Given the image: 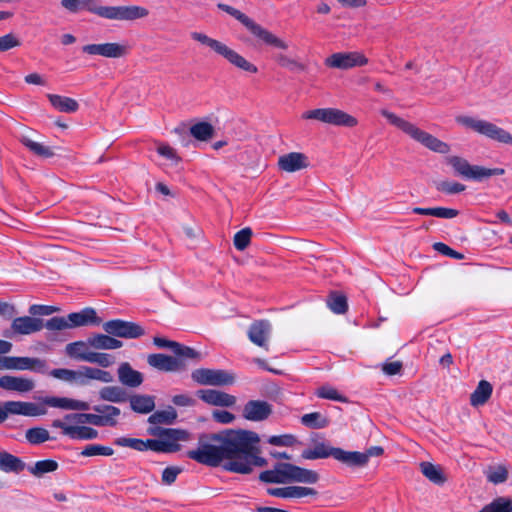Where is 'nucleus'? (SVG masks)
I'll return each instance as SVG.
<instances>
[{"mask_svg":"<svg viewBox=\"0 0 512 512\" xmlns=\"http://www.w3.org/2000/svg\"><path fill=\"white\" fill-rule=\"evenodd\" d=\"M89 345L97 350H114L121 348L123 342L109 334H94L88 338Z\"/></svg>","mask_w":512,"mask_h":512,"instance_id":"obj_33","label":"nucleus"},{"mask_svg":"<svg viewBox=\"0 0 512 512\" xmlns=\"http://www.w3.org/2000/svg\"><path fill=\"white\" fill-rule=\"evenodd\" d=\"M114 443L120 447H129L137 451H146V440L129 437H119L115 439Z\"/></svg>","mask_w":512,"mask_h":512,"instance_id":"obj_53","label":"nucleus"},{"mask_svg":"<svg viewBox=\"0 0 512 512\" xmlns=\"http://www.w3.org/2000/svg\"><path fill=\"white\" fill-rule=\"evenodd\" d=\"M492 391V385L486 380H481L470 395V404L474 407L484 405L491 397Z\"/></svg>","mask_w":512,"mask_h":512,"instance_id":"obj_36","label":"nucleus"},{"mask_svg":"<svg viewBox=\"0 0 512 512\" xmlns=\"http://www.w3.org/2000/svg\"><path fill=\"white\" fill-rule=\"evenodd\" d=\"M214 133V127L208 122H198L190 127V134L200 141L210 140Z\"/></svg>","mask_w":512,"mask_h":512,"instance_id":"obj_45","label":"nucleus"},{"mask_svg":"<svg viewBox=\"0 0 512 512\" xmlns=\"http://www.w3.org/2000/svg\"><path fill=\"white\" fill-rule=\"evenodd\" d=\"M301 423L307 427L320 429L325 428L329 421L323 417L319 412L305 414L301 417Z\"/></svg>","mask_w":512,"mask_h":512,"instance_id":"obj_49","label":"nucleus"},{"mask_svg":"<svg viewBox=\"0 0 512 512\" xmlns=\"http://www.w3.org/2000/svg\"><path fill=\"white\" fill-rule=\"evenodd\" d=\"M240 438L235 459L225 462L223 468L234 473L249 474L254 466H265L266 460L259 456L260 438L258 434L253 431L241 430Z\"/></svg>","mask_w":512,"mask_h":512,"instance_id":"obj_2","label":"nucleus"},{"mask_svg":"<svg viewBox=\"0 0 512 512\" xmlns=\"http://www.w3.org/2000/svg\"><path fill=\"white\" fill-rule=\"evenodd\" d=\"M196 395L205 403L213 406L232 407L236 403V397L226 392L202 389L196 392Z\"/></svg>","mask_w":512,"mask_h":512,"instance_id":"obj_25","label":"nucleus"},{"mask_svg":"<svg viewBox=\"0 0 512 512\" xmlns=\"http://www.w3.org/2000/svg\"><path fill=\"white\" fill-rule=\"evenodd\" d=\"M94 412L99 413L104 420L106 426H115L117 424V418L120 416L121 411L118 407L112 405H95L93 407Z\"/></svg>","mask_w":512,"mask_h":512,"instance_id":"obj_43","label":"nucleus"},{"mask_svg":"<svg viewBox=\"0 0 512 512\" xmlns=\"http://www.w3.org/2000/svg\"><path fill=\"white\" fill-rule=\"evenodd\" d=\"M82 52L90 56L122 58L128 54L129 46L126 43L118 42L87 44L82 47Z\"/></svg>","mask_w":512,"mask_h":512,"instance_id":"obj_16","label":"nucleus"},{"mask_svg":"<svg viewBox=\"0 0 512 512\" xmlns=\"http://www.w3.org/2000/svg\"><path fill=\"white\" fill-rule=\"evenodd\" d=\"M25 468V463L18 457L7 453L0 452V470L4 472L19 473Z\"/></svg>","mask_w":512,"mask_h":512,"instance_id":"obj_41","label":"nucleus"},{"mask_svg":"<svg viewBox=\"0 0 512 512\" xmlns=\"http://www.w3.org/2000/svg\"><path fill=\"white\" fill-rule=\"evenodd\" d=\"M153 343L159 348H169L178 357L198 358L199 354L194 349L183 346L176 341L167 340L162 337H154Z\"/></svg>","mask_w":512,"mask_h":512,"instance_id":"obj_31","label":"nucleus"},{"mask_svg":"<svg viewBox=\"0 0 512 512\" xmlns=\"http://www.w3.org/2000/svg\"><path fill=\"white\" fill-rule=\"evenodd\" d=\"M334 449L335 447L319 442L313 448L303 450L301 457L306 460L325 459L333 457Z\"/></svg>","mask_w":512,"mask_h":512,"instance_id":"obj_38","label":"nucleus"},{"mask_svg":"<svg viewBox=\"0 0 512 512\" xmlns=\"http://www.w3.org/2000/svg\"><path fill=\"white\" fill-rule=\"evenodd\" d=\"M190 36L194 41H197L200 44L209 47L212 51L222 56L231 65L237 67L238 69L253 74L257 73L258 69L254 64L249 62L246 58H244L238 52L227 46L225 43L213 39L202 32L194 31L190 33Z\"/></svg>","mask_w":512,"mask_h":512,"instance_id":"obj_8","label":"nucleus"},{"mask_svg":"<svg viewBox=\"0 0 512 512\" xmlns=\"http://www.w3.org/2000/svg\"><path fill=\"white\" fill-rule=\"evenodd\" d=\"M333 458L349 467L366 466V457L358 451H345L341 448H335Z\"/></svg>","mask_w":512,"mask_h":512,"instance_id":"obj_32","label":"nucleus"},{"mask_svg":"<svg viewBox=\"0 0 512 512\" xmlns=\"http://www.w3.org/2000/svg\"><path fill=\"white\" fill-rule=\"evenodd\" d=\"M446 163L453 168L455 174L468 180L482 181L504 174V169L471 165L465 158L455 155L446 157Z\"/></svg>","mask_w":512,"mask_h":512,"instance_id":"obj_10","label":"nucleus"},{"mask_svg":"<svg viewBox=\"0 0 512 512\" xmlns=\"http://www.w3.org/2000/svg\"><path fill=\"white\" fill-rule=\"evenodd\" d=\"M328 306L337 314H343L348 309L346 297L343 295H332L328 301Z\"/></svg>","mask_w":512,"mask_h":512,"instance_id":"obj_59","label":"nucleus"},{"mask_svg":"<svg viewBox=\"0 0 512 512\" xmlns=\"http://www.w3.org/2000/svg\"><path fill=\"white\" fill-rule=\"evenodd\" d=\"M316 395L323 399L347 402L346 397L342 396L335 388L328 385L319 387L316 391Z\"/></svg>","mask_w":512,"mask_h":512,"instance_id":"obj_54","label":"nucleus"},{"mask_svg":"<svg viewBox=\"0 0 512 512\" xmlns=\"http://www.w3.org/2000/svg\"><path fill=\"white\" fill-rule=\"evenodd\" d=\"M101 323L102 319L97 316L96 310L87 307L80 312L70 313L67 317H52L45 322V328L50 332L47 338L55 340L57 332L88 325H99Z\"/></svg>","mask_w":512,"mask_h":512,"instance_id":"obj_7","label":"nucleus"},{"mask_svg":"<svg viewBox=\"0 0 512 512\" xmlns=\"http://www.w3.org/2000/svg\"><path fill=\"white\" fill-rule=\"evenodd\" d=\"M180 472L181 469L178 467L173 466L165 468L162 473V482L167 485L174 483Z\"/></svg>","mask_w":512,"mask_h":512,"instance_id":"obj_64","label":"nucleus"},{"mask_svg":"<svg viewBox=\"0 0 512 512\" xmlns=\"http://www.w3.org/2000/svg\"><path fill=\"white\" fill-rule=\"evenodd\" d=\"M319 474L314 470H309L290 463H277L273 469L260 473L259 479L265 483L285 484L299 482L305 484H315L319 481Z\"/></svg>","mask_w":512,"mask_h":512,"instance_id":"obj_6","label":"nucleus"},{"mask_svg":"<svg viewBox=\"0 0 512 512\" xmlns=\"http://www.w3.org/2000/svg\"><path fill=\"white\" fill-rule=\"evenodd\" d=\"M241 430H227L217 434H202L198 447L187 452V456L204 465L217 467L222 462L233 461L236 456Z\"/></svg>","mask_w":512,"mask_h":512,"instance_id":"obj_1","label":"nucleus"},{"mask_svg":"<svg viewBox=\"0 0 512 512\" xmlns=\"http://www.w3.org/2000/svg\"><path fill=\"white\" fill-rule=\"evenodd\" d=\"M456 122L492 140L512 145V135L492 122L464 115L456 117Z\"/></svg>","mask_w":512,"mask_h":512,"instance_id":"obj_11","label":"nucleus"},{"mask_svg":"<svg viewBox=\"0 0 512 512\" xmlns=\"http://www.w3.org/2000/svg\"><path fill=\"white\" fill-rule=\"evenodd\" d=\"M302 118L349 128L355 127L358 124V120L354 116L337 108H319L309 110L302 114Z\"/></svg>","mask_w":512,"mask_h":512,"instance_id":"obj_12","label":"nucleus"},{"mask_svg":"<svg viewBox=\"0 0 512 512\" xmlns=\"http://www.w3.org/2000/svg\"><path fill=\"white\" fill-rule=\"evenodd\" d=\"M118 379L124 386L136 388L143 382V375L134 370L128 362H123L118 367Z\"/></svg>","mask_w":512,"mask_h":512,"instance_id":"obj_30","label":"nucleus"},{"mask_svg":"<svg viewBox=\"0 0 512 512\" xmlns=\"http://www.w3.org/2000/svg\"><path fill=\"white\" fill-rule=\"evenodd\" d=\"M271 333V323L267 320H258L250 325L247 335L253 344L268 351Z\"/></svg>","mask_w":512,"mask_h":512,"instance_id":"obj_19","label":"nucleus"},{"mask_svg":"<svg viewBox=\"0 0 512 512\" xmlns=\"http://www.w3.org/2000/svg\"><path fill=\"white\" fill-rule=\"evenodd\" d=\"M268 442L275 446H293L296 443V438L293 435L285 434L280 436H271L268 439Z\"/></svg>","mask_w":512,"mask_h":512,"instance_id":"obj_61","label":"nucleus"},{"mask_svg":"<svg viewBox=\"0 0 512 512\" xmlns=\"http://www.w3.org/2000/svg\"><path fill=\"white\" fill-rule=\"evenodd\" d=\"M177 418V412L169 407L166 410L156 411L148 418V422L153 426L158 424H172Z\"/></svg>","mask_w":512,"mask_h":512,"instance_id":"obj_46","label":"nucleus"},{"mask_svg":"<svg viewBox=\"0 0 512 512\" xmlns=\"http://www.w3.org/2000/svg\"><path fill=\"white\" fill-rule=\"evenodd\" d=\"M436 189L446 194H457L465 190V185L455 181H441L436 184Z\"/></svg>","mask_w":512,"mask_h":512,"instance_id":"obj_60","label":"nucleus"},{"mask_svg":"<svg viewBox=\"0 0 512 512\" xmlns=\"http://www.w3.org/2000/svg\"><path fill=\"white\" fill-rule=\"evenodd\" d=\"M103 329L109 335L127 339L139 338L145 334L144 329L137 323L120 319L103 323Z\"/></svg>","mask_w":512,"mask_h":512,"instance_id":"obj_15","label":"nucleus"},{"mask_svg":"<svg viewBox=\"0 0 512 512\" xmlns=\"http://www.w3.org/2000/svg\"><path fill=\"white\" fill-rule=\"evenodd\" d=\"M113 454H114V450L111 447L103 446V445H99V444L87 445L81 451V455L84 457L112 456Z\"/></svg>","mask_w":512,"mask_h":512,"instance_id":"obj_50","label":"nucleus"},{"mask_svg":"<svg viewBox=\"0 0 512 512\" xmlns=\"http://www.w3.org/2000/svg\"><path fill=\"white\" fill-rule=\"evenodd\" d=\"M147 362L151 367L164 372L182 371L186 366L183 359L161 353L149 355Z\"/></svg>","mask_w":512,"mask_h":512,"instance_id":"obj_22","label":"nucleus"},{"mask_svg":"<svg viewBox=\"0 0 512 512\" xmlns=\"http://www.w3.org/2000/svg\"><path fill=\"white\" fill-rule=\"evenodd\" d=\"M367 63L368 59L360 52L334 53L325 60L327 66L338 69H350Z\"/></svg>","mask_w":512,"mask_h":512,"instance_id":"obj_18","label":"nucleus"},{"mask_svg":"<svg viewBox=\"0 0 512 512\" xmlns=\"http://www.w3.org/2000/svg\"><path fill=\"white\" fill-rule=\"evenodd\" d=\"M192 379L201 385L225 386L235 382V376L221 369L199 368L192 372Z\"/></svg>","mask_w":512,"mask_h":512,"instance_id":"obj_13","label":"nucleus"},{"mask_svg":"<svg viewBox=\"0 0 512 512\" xmlns=\"http://www.w3.org/2000/svg\"><path fill=\"white\" fill-rule=\"evenodd\" d=\"M45 327V322L41 318L32 316H21L13 319L11 323V331L5 332L6 337L12 335H30L41 331Z\"/></svg>","mask_w":512,"mask_h":512,"instance_id":"obj_17","label":"nucleus"},{"mask_svg":"<svg viewBox=\"0 0 512 512\" xmlns=\"http://www.w3.org/2000/svg\"><path fill=\"white\" fill-rule=\"evenodd\" d=\"M41 403L44 405V407L50 406L73 411H86L90 408L89 404L85 401L67 397H45L42 399Z\"/></svg>","mask_w":512,"mask_h":512,"instance_id":"obj_28","label":"nucleus"},{"mask_svg":"<svg viewBox=\"0 0 512 512\" xmlns=\"http://www.w3.org/2000/svg\"><path fill=\"white\" fill-rule=\"evenodd\" d=\"M104 418L99 413H71L63 419L52 421V427L59 428L62 434L73 440H93L98 437V431L85 424L106 426Z\"/></svg>","mask_w":512,"mask_h":512,"instance_id":"obj_4","label":"nucleus"},{"mask_svg":"<svg viewBox=\"0 0 512 512\" xmlns=\"http://www.w3.org/2000/svg\"><path fill=\"white\" fill-rule=\"evenodd\" d=\"M272 413V406L267 401L250 400L248 401L242 411L245 419L250 421H263L267 419Z\"/></svg>","mask_w":512,"mask_h":512,"instance_id":"obj_23","label":"nucleus"},{"mask_svg":"<svg viewBox=\"0 0 512 512\" xmlns=\"http://www.w3.org/2000/svg\"><path fill=\"white\" fill-rule=\"evenodd\" d=\"M21 46L20 38L14 33L0 36V52H6Z\"/></svg>","mask_w":512,"mask_h":512,"instance_id":"obj_55","label":"nucleus"},{"mask_svg":"<svg viewBox=\"0 0 512 512\" xmlns=\"http://www.w3.org/2000/svg\"><path fill=\"white\" fill-rule=\"evenodd\" d=\"M308 165L307 156L300 152L287 153L280 156L278 159L279 168L288 173L305 169Z\"/></svg>","mask_w":512,"mask_h":512,"instance_id":"obj_27","label":"nucleus"},{"mask_svg":"<svg viewBox=\"0 0 512 512\" xmlns=\"http://www.w3.org/2000/svg\"><path fill=\"white\" fill-rule=\"evenodd\" d=\"M422 474L431 482L437 485L445 483L446 477L443 474L442 469L430 462H422L420 464Z\"/></svg>","mask_w":512,"mask_h":512,"instance_id":"obj_42","label":"nucleus"},{"mask_svg":"<svg viewBox=\"0 0 512 512\" xmlns=\"http://www.w3.org/2000/svg\"><path fill=\"white\" fill-rule=\"evenodd\" d=\"M88 363L97 364L102 368H108L115 363V358L108 353L93 352Z\"/></svg>","mask_w":512,"mask_h":512,"instance_id":"obj_57","label":"nucleus"},{"mask_svg":"<svg viewBox=\"0 0 512 512\" xmlns=\"http://www.w3.org/2000/svg\"><path fill=\"white\" fill-rule=\"evenodd\" d=\"M61 5L70 12H76L80 6H83L89 12L107 20L134 21L145 18L149 14V11L142 6H102L98 5L96 0H61Z\"/></svg>","mask_w":512,"mask_h":512,"instance_id":"obj_3","label":"nucleus"},{"mask_svg":"<svg viewBox=\"0 0 512 512\" xmlns=\"http://www.w3.org/2000/svg\"><path fill=\"white\" fill-rule=\"evenodd\" d=\"M22 144L28 148L33 154L42 158H51L55 155L52 148L45 146L44 144L34 141L29 137H22Z\"/></svg>","mask_w":512,"mask_h":512,"instance_id":"obj_44","label":"nucleus"},{"mask_svg":"<svg viewBox=\"0 0 512 512\" xmlns=\"http://www.w3.org/2000/svg\"><path fill=\"white\" fill-rule=\"evenodd\" d=\"M267 492L269 495L279 498H302L317 495V491L314 488L304 486L269 488Z\"/></svg>","mask_w":512,"mask_h":512,"instance_id":"obj_29","label":"nucleus"},{"mask_svg":"<svg viewBox=\"0 0 512 512\" xmlns=\"http://www.w3.org/2000/svg\"><path fill=\"white\" fill-rule=\"evenodd\" d=\"M479 512H512V500L505 497L496 498Z\"/></svg>","mask_w":512,"mask_h":512,"instance_id":"obj_47","label":"nucleus"},{"mask_svg":"<svg viewBox=\"0 0 512 512\" xmlns=\"http://www.w3.org/2000/svg\"><path fill=\"white\" fill-rule=\"evenodd\" d=\"M146 450H152L155 452L161 453H173L175 452V447L170 445V443H165L160 438L158 439H147L146 440Z\"/></svg>","mask_w":512,"mask_h":512,"instance_id":"obj_56","label":"nucleus"},{"mask_svg":"<svg viewBox=\"0 0 512 512\" xmlns=\"http://www.w3.org/2000/svg\"><path fill=\"white\" fill-rule=\"evenodd\" d=\"M217 7L238 20L246 27L247 30H249L255 37L262 40L265 44L281 50L288 49L289 45L287 42L277 37L267 29L263 28L261 25L256 23L253 19L242 13L240 10L224 3H218Z\"/></svg>","mask_w":512,"mask_h":512,"instance_id":"obj_9","label":"nucleus"},{"mask_svg":"<svg viewBox=\"0 0 512 512\" xmlns=\"http://www.w3.org/2000/svg\"><path fill=\"white\" fill-rule=\"evenodd\" d=\"M7 417L9 415H22L27 417L43 416L47 414V409L42 403L7 401L4 403Z\"/></svg>","mask_w":512,"mask_h":512,"instance_id":"obj_20","label":"nucleus"},{"mask_svg":"<svg viewBox=\"0 0 512 512\" xmlns=\"http://www.w3.org/2000/svg\"><path fill=\"white\" fill-rule=\"evenodd\" d=\"M46 361L39 358L0 356V370H32L46 372Z\"/></svg>","mask_w":512,"mask_h":512,"instance_id":"obj_14","label":"nucleus"},{"mask_svg":"<svg viewBox=\"0 0 512 512\" xmlns=\"http://www.w3.org/2000/svg\"><path fill=\"white\" fill-rule=\"evenodd\" d=\"M98 395L100 400L112 403H124L128 400V394L120 386H104Z\"/></svg>","mask_w":512,"mask_h":512,"instance_id":"obj_35","label":"nucleus"},{"mask_svg":"<svg viewBox=\"0 0 512 512\" xmlns=\"http://www.w3.org/2000/svg\"><path fill=\"white\" fill-rule=\"evenodd\" d=\"M380 113L391 125L397 127L403 133L408 135L414 141L422 144L427 149L440 154H447L450 152V146L447 143L420 129L415 124L401 118L387 109H382Z\"/></svg>","mask_w":512,"mask_h":512,"instance_id":"obj_5","label":"nucleus"},{"mask_svg":"<svg viewBox=\"0 0 512 512\" xmlns=\"http://www.w3.org/2000/svg\"><path fill=\"white\" fill-rule=\"evenodd\" d=\"M47 97L51 105L60 112L74 113L79 108L78 102L73 98L57 94H48Z\"/></svg>","mask_w":512,"mask_h":512,"instance_id":"obj_37","label":"nucleus"},{"mask_svg":"<svg viewBox=\"0 0 512 512\" xmlns=\"http://www.w3.org/2000/svg\"><path fill=\"white\" fill-rule=\"evenodd\" d=\"M0 388L18 393H28L35 388L31 378L23 376L4 375L0 377Z\"/></svg>","mask_w":512,"mask_h":512,"instance_id":"obj_26","label":"nucleus"},{"mask_svg":"<svg viewBox=\"0 0 512 512\" xmlns=\"http://www.w3.org/2000/svg\"><path fill=\"white\" fill-rule=\"evenodd\" d=\"M131 409L137 413L146 414L155 408L154 397L149 395L128 396Z\"/></svg>","mask_w":512,"mask_h":512,"instance_id":"obj_39","label":"nucleus"},{"mask_svg":"<svg viewBox=\"0 0 512 512\" xmlns=\"http://www.w3.org/2000/svg\"><path fill=\"white\" fill-rule=\"evenodd\" d=\"M147 433L151 436L160 438L165 443H170L175 447V452L180 450L179 441H187L189 439V433L182 429H171L162 428L159 426H150L147 429Z\"/></svg>","mask_w":512,"mask_h":512,"instance_id":"obj_21","label":"nucleus"},{"mask_svg":"<svg viewBox=\"0 0 512 512\" xmlns=\"http://www.w3.org/2000/svg\"><path fill=\"white\" fill-rule=\"evenodd\" d=\"M433 248L438 251L439 253L443 254V255H446V256H449L451 258H454V259H458V260H462L464 258V256L451 249L448 245L442 243V242H437L433 245Z\"/></svg>","mask_w":512,"mask_h":512,"instance_id":"obj_62","label":"nucleus"},{"mask_svg":"<svg viewBox=\"0 0 512 512\" xmlns=\"http://www.w3.org/2000/svg\"><path fill=\"white\" fill-rule=\"evenodd\" d=\"M50 375L59 380L78 383L77 370H70L66 368L53 369L50 372Z\"/></svg>","mask_w":512,"mask_h":512,"instance_id":"obj_58","label":"nucleus"},{"mask_svg":"<svg viewBox=\"0 0 512 512\" xmlns=\"http://www.w3.org/2000/svg\"><path fill=\"white\" fill-rule=\"evenodd\" d=\"M78 384L86 385L89 381H99L101 383H111L114 376L111 372L92 366H80L77 370Z\"/></svg>","mask_w":512,"mask_h":512,"instance_id":"obj_24","label":"nucleus"},{"mask_svg":"<svg viewBox=\"0 0 512 512\" xmlns=\"http://www.w3.org/2000/svg\"><path fill=\"white\" fill-rule=\"evenodd\" d=\"M274 60L278 66L292 72H303L306 69L305 64H303L298 58L292 57L286 53L275 54Z\"/></svg>","mask_w":512,"mask_h":512,"instance_id":"obj_40","label":"nucleus"},{"mask_svg":"<svg viewBox=\"0 0 512 512\" xmlns=\"http://www.w3.org/2000/svg\"><path fill=\"white\" fill-rule=\"evenodd\" d=\"M88 346H90L88 340L86 342L75 341L66 345L65 353L71 359L89 362L90 355L94 351L89 350Z\"/></svg>","mask_w":512,"mask_h":512,"instance_id":"obj_34","label":"nucleus"},{"mask_svg":"<svg viewBox=\"0 0 512 512\" xmlns=\"http://www.w3.org/2000/svg\"><path fill=\"white\" fill-rule=\"evenodd\" d=\"M252 230L250 228H243L234 235L233 243L237 250L243 251L251 242Z\"/></svg>","mask_w":512,"mask_h":512,"instance_id":"obj_51","label":"nucleus"},{"mask_svg":"<svg viewBox=\"0 0 512 512\" xmlns=\"http://www.w3.org/2000/svg\"><path fill=\"white\" fill-rule=\"evenodd\" d=\"M157 152L161 156H163V157H165V158H167V159H169V160H171V161H173L175 163H178L180 161V158L178 157L175 149L172 148L169 145H166V144L158 145Z\"/></svg>","mask_w":512,"mask_h":512,"instance_id":"obj_63","label":"nucleus"},{"mask_svg":"<svg viewBox=\"0 0 512 512\" xmlns=\"http://www.w3.org/2000/svg\"><path fill=\"white\" fill-rule=\"evenodd\" d=\"M58 464L54 460H42L35 463L34 466L29 468V471L35 476H41L48 472H53L57 469Z\"/></svg>","mask_w":512,"mask_h":512,"instance_id":"obj_52","label":"nucleus"},{"mask_svg":"<svg viewBox=\"0 0 512 512\" xmlns=\"http://www.w3.org/2000/svg\"><path fill=\"white\" fill-rule=\"evenodd\" d=\"M26 440L32 445L44 443L50 439L48 430L42 427L30 428L25 433Z\"/></svg>","mask_w":512,"mask_h":512,"instance_id":"obj_48","label":"nucleus"}]
</instances>
